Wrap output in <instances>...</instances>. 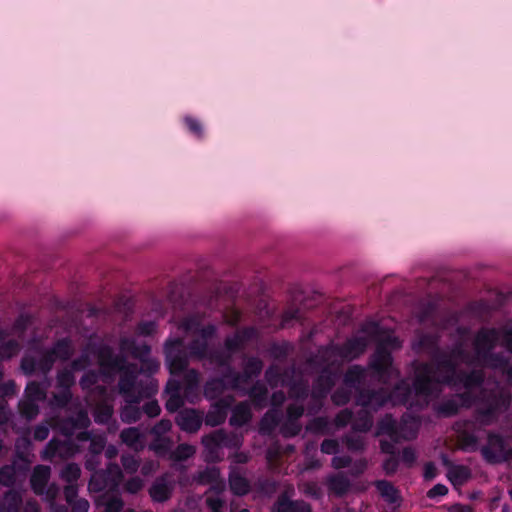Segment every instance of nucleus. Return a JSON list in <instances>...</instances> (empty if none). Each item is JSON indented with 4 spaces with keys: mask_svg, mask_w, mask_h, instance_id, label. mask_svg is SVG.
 <instances>
[{
    "mask_svg": "<svg viewBox=\"0 0 512 512\" xmlns=\"http://www.w3.org/2000/svg\"><path fill=\"white\" fill-rule=\"evenodd\" d=\"M19 412L22 417L27 420L34 419L39 414V406L37 402L31 399H23L18 404Z\"/></svg>",
    "mask_w": 512,
    "mask_h": 512,
    "instance_id": "nucleus-50",
    "label": "nucleus"
},
{
    "mask_svg": "<svg viewBox=\"0 0 512 512\" xmlns=\"http://www.w3.org/2000/svg\"><path fill=\"white\" fill-rule=\"evenodd\" d=\"M231 402L227 398L218 399L209 409L203 421L207 426L216 427L226 420Z\"/></svg>",
    "mask_w": 512,
    "mask_h": 512,
    "instance_id": "nucleus-24",
    "label": "nucleus"
},
{
    "mask_svg": "<svg viewBox=\"0 0 512 512\" xmlns=\"http://www.w3.org/2000/svg\"><path fill=\"white\" fill-rule=\"evenodd\" d=\"M481 455L487 463L499 464L512 458V449L501 434L489 432L487 444L481 448Z\"/></svg>",
    "mask_w": 512,
    "mask_h": 512,
    "instance_id": "nucleus-12",
    "label": "nucleus"
},
{
    "mask_svg": "<svg viewBox=\"0 0 512 512\" xmlns=\"http://www.w3.org/2000/svg\"><path fill=\"white\" fill-rule=\"evenodd\" d=\"M436 313V305L432 302L423 303L418 312V320L425 323L432 320Z\"/></svg>",
    "mask_w": 512,
    "mask_h": 512,
    "instance_id": "nucleus-63",
    "label": "nucleus"
},
{
    "mask_svg": "<svg viewBox=\"0 0 512 512\" xmlns=\"http://www.w3.org/2000/svg\"><path fill=\"white\" fill-rule=\"evenodd\" d=\"M416 392L414 389V384L410 385L408 380L401 379L399 380L391 390H388L389 393V400L394 405H407L411 404L412 399V393ZM417 396H420L419 394L415 393ZM425 397L424 395H422Z\"/></svg>",
    "mask_w": 512,
    "mask_h": 512,
    "instance_id": "nucleus-23",
    "label": "nucleus"
},
{
    "mask_svg": "<svg viewBox=\"0 0 512 512\" xmlns=\"http://www.w3.org/2000/svg\"><path fill=\"white\" fill-rule=\"evenodd\" d=\"M309 362L321 369L320 374L313 382L310 397L325 400L335 385V373L331 369L335 365V361L329 359L325 361L324 356L319 353L317 356L311 357Z\"/></svg>",
    "mask_w": 512,
    "mask_h": 512,
    "instance_id": "nucleus-7",
    "label": "nucleus"
},
{
    "mask_svg": "<svg viewBox=\"0 0 512 512\" xmlns=\"http://www.w3.org/2000/svg\"><path fill=\"white\" fill-rule=\"evenodd\" d=\"M78 452L77 444L70 438L59 440L51 439L42 452V459L45 461H53L54 458L66 460L73 457Z\"/></svg>",
    "mask_w": 512,
    "mask_h": 512,
    "instance_id": "nucleus-17",
    "label": "nucleus"
},
{
    "mask_svg": "<svg viewBox=\"0 0 512 512\" xmlns=\"http://www.w3.org/2000/svg\"><path fill=\"white\" fill-rule=\"evenodd\" d=\"M287 379V373L282 372L277 365H270L265 371V380L271 388H277L279 384L285 386Z\"/></svg>",
    "mask_w": 512,
    "mask_h": 512,
    "instance_id": "nucleus-40",
    "label": "nucleus"
},
{
    "mask_svg": "<svg viewBox=\"0 0 512 512\" xmlns=\"http://www.w3.org/2000/svg\"><path fill=\"white\" fill-rule=\"evenodd\" d=\"M376 435L377 436H388L389 442L394 445L400 443L402 440L407 438L404 435V425L399 424L392 414H385L382 418L377 421L376 424Z\"/></svg>",
    "mask_w": 512,
    "mask_h": 512,
    "instance_id": "nucleus-19",
    "label": "nucleus"
},
{
    "mask_svg": "<svg viewBox=\"0 0 512 512\" xmlns=\"http://www.w3.org/2000/svg\"><path fill=\"white\" fill-rule=\"evenodd\" d=\"M138 375V365L136 368L120 373L118 391L124 397L125 401L140 402L144 396L148 397L156 391L152 384L145 388V392L139 390L137 383Z\"/></svg>",
    "mask_w": 512,
    "mask_h": 512,
    "instance_id": "nucleus-11",
    "label": "nucleus"
},
{
    "mask_svg": "<svg viewBox=\"0 0 512 512\" xmlns=\"http://www.w3.org/2000/svg\"><path fill=\"white\" fill-rule=\"evenodd\" d=\"M121 441L129 448L139 450L143 447L142 435L137 427L125 428L120 433Z\"/></svg>",
    "mask_w": 512,
    "mask_h": 512,
    "instance_id": "nucleus-36",
    "label": "nucleus"
},
{
    "mask_svg": "<svg viewBox=\"0 0 512 512\" xmlns=\"http://www.w3.org/2000/svg\"><path fill=\"white\" fill-rule=\"evenodd\" d=\"M259 338V331L254 326H246L237 329L232 335L227 336L220 352L224 355L225 363L218 364V368H228L232 365L233 356L245 349L246 345Z\"/></svg>",
    "mask_w": 512,
    "mask_h": 512,
    "instance_id": "nucleus-6",
    "label": "nucleus"
},
{
    "mask_svg": "<svg viewBox=\"0 0 512 512\" xmlns=\"http://www.w3.org/2000/svg\"><path fill=\"white\" fill-rule=\"evenodd\" d=\"M81 475V469L76 463H68L61 470L60 476L61 479L67 482L68 484H74L78 481Z\"/></svg>",
    "mask_w": 512,
    "mask_h": 512,
    "instance_id": "nucleus-53",
    "label": "nucleus"
},
{
    "mask_svg": "<svg viewBox=\"0 0 512 512\" xmlns=\"http://www.w3.org/2000/svg\"><path fill=\"white\" fill-rule=\"evenodd\" d=\"M447 477L453 485H463L471 478V471L467 466L454 465L448 470Z\"/></svg>",
    "mask_w": 512,
    "mask_h": 512,
    "instance_id": "nucleus-41",
    "label": "nucleus"
},
{
    "mask_svg": "<svg viewBox=\"0 0 512 512\" xmlns=\"http://www.w3.org/2000/svg\"><path fill=\"white\" fill-rule=\"evenodd\" d=\"M50 478V467L37 465L31 475V485L35 491L38 488L43 489Z\"/></svg>",
    "mask_w": 512,
    "mask_h": 512,
    "instance_id": "nucleus-42",
    "label": "nucleus"
},
{
    "mask_svg": "<svg viewBox=\"0 0 512 512\" xmlns=\"http://www.w3.org/2000/svg\"><path fill=\"white\" fill-rule=\"evenodd\" d=\"M32 322V317L29 314L21 313L14 321L11 331L16 333L19 338H22Z\"/></svg>",
    "mask_w": 512,
    "mask_h": 512,
    "instance_id": "nucleus-55",
    "label": "nucleus"
},
{
    "mask_svg": "<svg viewBox=\"0 0 512 512\" xmlns=\"http://www.w3.org/2000/svg\"><path fill=\"white\" fill-rule=\"evenodd\" d=\"M173 442L170 438L164 436H155L149 445V448L158 456L165 457L172 452Z\"/></svg>",
    "mask_w": 512,
    "mask_h": 512,
    "instance_id": "nucleus-46",
    "label": "nucleus"
},
{
    "mask_svg": "<svg viewBox=\"0 0 512 512\" xmlns=\"http://www.w3.org/2000/svg\"><path fill=\"white\" fill-rule=\"evenodd\" d=\"M252 418V413L246 403L237 404L232 410L229 424L233 427H242L247 424Z\"/></svg>",
    "mask_w": 512,
    "mask_h": 512,
    "instance_id": "nucleus-34",
    "label": "nucleus"
},
{
    "mask_svg": "<svg viewBox=\"0 0 512 512\" xmlns=\"http://www.w3.org/2000/svg\"><path fill=\"white\" fill-rule=\"evenodd\" d=\"M195 453L193 446L189 444H179L170 454V458L174 461H185L192 457Z\"/></svg>",
    "mask_w": 512,
    "mask_h": 512,
    "instance_id": "nucleus-57",
    "label": "nucleus"
},
{
    "mask_svg": "<svg viewBox=\"0 0 512 512\" xmlns=\"http://www.w3.org/2000/svg\"><path fill=\"white\" fill-rule=\"evenodd\" d=\"M388 402H390L388 389L383 387L379 389H360L359 393L355 395V404L369 412H377Z\"/></svg>",
    "mask_w": 512,
    "mask_h": 512,
    "instance_id": "nucleus-14",
    "label": "nucleus"
},
{
    "mask_svg": "<svg viewBox=\"0 0 512 512\" xmlns=\"http://www.w3.org/2000/svg\"><path fill=\"white\" fill-rule=\"evenodd\" d=\"M201 443L206 452V460L219 462L223 458L222 449H239L243 444V437L234 432L228 433L224 429H217L204 435Z\"/></svg>",
    "mask_w": 512,
    "mask_h": 512,
    "instance_id": "nucleus-3",
    "label": "nucleus"
},
{
    "mask_svg": "<svg viewBox=\"0 0 512 512\" xmlns=\"http://www.w3.org/2000/svg\"><path fill=\"white\" fill-rule=\"evenodd\" d=\"M459 362L466 364H474L476 361L475 357H471L469 352L466 350L463 342L458 341L452 345V347L446 351L441 350V354L438 360V366L436 375H442L447 372H454L459 366Z\"/></svg>",
    "mask_w": 512,
    "mask_h": 512,
    "instance_id": "nucleus-10",
    "label": "nucleus"
},
{
    "mask_svg": "<svg viewBox=\"0 0 512 512\" xmlns=\"http://www.w3.org/2000/svg\"><path fill=\"white\" fill-rule=\"evenodd\" d=\"M119 349L122 353H128L132 358L142 361L150 356L151 347L144 343L139 345L134 338L121 337L119 340Z\"/></svg>",
    "mask_w": 512,
    "mask_h": 512,
    "instance_id": "nucleus-26",
    "label": "nucleus"
},
{
    "mask_svg": "<svg viewBox=\"0 0 512 512\" xmlns=\"http://www.w3.org/2000/svg\"><path fill=\"white\" fill-rule=\"evenodd\" d=\"M353 392L352 388L343 384L331 394V401L336 406H345L350 402Z\"/></svg>",
    "mask_w": 512,
    "mask_h": 512,
    "instance_id": "nucleus-49",
    "label": "nucleus"
},
{
    "mask_svg": "<svg viewBox=\"0 0 512 512\" xmlns=\"http://www.w3.org/2000/svg\"><path fill=\"white\" fill-rule=\"evenodd\" d=\"M126 404L121 408L120 418L124 423L132 424L140 420L142 410L138 406L140 402L125 401Z\"/></svg>",
    "mask_w": 512,
    "mask_h": 512,
    "instance_id": "nucleus-38",
    "label": "nucleus"
},
{
    "mask_svg": "<svg viewBox=\"0 0 512 512\" xmlns=\"http://www.w3.org/2000/svg\"><path fill=\"white\" fill-rule=\"evenodd\" d=\"M201 325V320L198 316L191 315L184 317L179 324V328L186 333L195 335Z\"/></svg>",
    "mask_w": 512,
    "mask_h": 512,
    "instance_id": "nucleus-60",
    "label": "nucleus"
},
{
    "mask_svg": "<svg viewBox=\"0 0 512 512\" xmlns=\"http://www.w3.org/2000/svg\"><path fill=\"white\" fill-rule=\"evenodd\" d=\"M160 368V364L156 359L148 356L140 361V368L138 367L139 374L153 375Z\"/></svg>",
    "mask_w": 512,
    "mask_h": 512,
    "instance_id": "nucleus-64",
    "label": "nucleus"
},
{
    "mask_svg": "<svg viewBox=\"0 0 512 512\" xmlns=\"http://www.w3.org/2000/svg\"><path fill=\"white\" fill-rule=\"evenodd\" d=\"M380 496L388 504L400 505L401 495L399 490L388 480H376L373 484Z\"/></svg>",
    "mask_w": 512,
    "mask_h": 512,
    "instance_id": "nucleus-30",
    "label": "nucleus"
},
{
    "mask_svg": "<svg viewBox=\"0 0 512 512\" xmlns=\"http://www.w3.org/2000/svg\"><path fill=\"white\" fill-rule=\"evenodd\" d=\"M509 399L501 393L489 392L484 394L479 406L474 412L475 421L481 426H489L495 423L500 414L507 409Z\"/></svg>",
    "mask_w": 512,
    "mask_h": 512,
    "instance_id": "nucleus-5",
    "label": "nucleus"
},
{
    "mask_svg": "<svg viewBox=\"0 0 512 512\" xmlns=\"http://www.w3.org/2000/svg\"><path fill=\"white\" fill-rule=\"evenodd\" d=\"M123 479L120 466L109 462L106 469L94 471L91 474L88 488L91 492L99 493L105 490L115 491Z\"/></svg>",
    "mask_w": 512,
    "mask_h": 512,
    "instance_id": "nucleus-8",
    "label": "nucleus"
},
{
    "mask_svg": "<svg viewBox=\"0 0 512 512\" xmlns=\"http://www.w3.org/2000/svg\"><path fill=\"white\" fill-rule=\"evenodd\" d=\"M55 361L56 360L54 359L50 351L48 349L44 350L40 358L37 359L38 371L41 372L43 375L48 374L53 368Z\"/></svg>",
    "mask_w": 512,
    "mask_h": 512,
    "instance_id": "nucleus-58",
    "label": "nucleus"
},
{
    "mask_svg": "<svg viewBox=\"0 0 512 512\" xmlns=\"http://www.w3.org/2000/svg\"><path fill=\"white\" fill-rule=\"evenodd\" d=\"M285 386L288 387V396L297 401H305L310 396V387L307 380L304 378L289 379Z\"/></svg>",
    "mask_w": 512,
    "mask_h": 512,
    "instance_id": "nucleus-29",
    "label": "nucleus"
},
{
    "mask_svg": "<svg viewBox=\"0 0 512 512\" xmlns=\"http://www.w3.org/2000/svg\"><path fill=\"white\" fill-rule=\"evenodd\" d=\"M229 486L233 494L243 496L249 493V481L239 473H231L229 475Z\"/></svg>",
    "mask_w": 512,
    "mask_h": 512,
    "instance_id": "nucleus-39",
    "label": "nucleus"
},
{
    "mask_svg": "<svg viewBox=\"0 0 512 512\" xmlns=\"http://www.w3.org/2000/svg\"><path fill=\"white\" fill-rule=\"evenodd\" d=\"M499 340V331L496 328H481L476 333L473 346L475 350V359L480 362L486 358L497 345Z\"/></svg>",
    "mask_w": 512,
    "mask_h": 512,
    "instance_id": "nucleus-16",
    "label": "nucleus"
},
{
    "mask_svg": "<svg viewBox=\"0 0 512 512\" xmlns=\"http://www.w3.org/2000/svg\"><path fill=\"white\" fill-rule=\"evenodd\" d=\"M165 364L169 373L179 376L184 373L189 360L207 361L210 365L218 368V364H224L225 358L220 348H210L209 343L194 337L186 345L182 337L167 338L163 345Z\"/></svg>",
    "mask_w": 512,
    "mask_h": 512,
    "instance_id": "nucleus-1",
    "label": "nucleus"
},
{
    "mask_svg": "<svg viewBox=\"0 0 512 512\" xmlns=\"http://www.w3.org/2000/svg\"><path fill=\"white\" fill-rule=\"evenodd\" d=\"M294 488L282 491L270 507V512H312L310 503L303 499H292Z\"/></svg>",
    "mask_w": 512,
    "mask_h": 512,
    "instance_id": "nucleus-15",
    "label": "nucleus"
},
{
    "mask_svg": "<svg viewBox=\"0 0 512 512\" xmlns=\"http://www.w3.org/2000/svg\"><path fill=\"white\" fill-rule=\"evenodd\" d=\"M173 491V486L167 481L166 478H157L149 489V495L153 501L163 503L170 499Z\"/></svg>",
    "mask_w": 512,
    "mask_h": 512,
    "instance_id": "nucleus-28",
    "label": "nucleus"
},
{
    "mask_svg": "<svg viewBox=\"0 0 512 512\" xmlns=\"http://www.w3.org/2000/svg\"><path fill=\"white\" fill-rule=\"evenodd\" d=\"M98 359L101 367L119 373L136 368L137 366L135 363H128L123 355H114L109 346H104L99 350Z\"/></svg>",
    "mask_w": 512,
    "mask_h": 512,
    "instance_id": "nucleus-20",
    "label": "nucleus"
},
{
    "mask_svg": "<svg viewBox=\"0 0 512 512\" xmlns=\"http://www.w3.org/2000/svg\"><path fill=\"white\" fill-rule=\"evenodd\" d=\"M365 369L360 365H353L347 369L343 377V384L352 388L355 395L359 393L360 389H364L363 383L365 380Z\"/></svg>",
    "mask_w": 512,
    "mask_h": 512,
    "instance_id": "nucleus-27",
    "label": "nucleus"
},
{
    "mask_svg": "<svg viewBox=\"0 0 512 512\" xmlns=\"http://www.w3.org/2000/svg\"><path fill=\"white\" fill-rule=\"evenodd\" d=\"M21 350V344L16 339H8L0 344V360H9Z\"/></svg>",
    "mask_w": 512,
    "mask_h": 512,
    "instance_id": "nucleus-47",
    "label": "nucleus"
},
{
    "mask_svg": "<svg viewBox=\"0 0 512 512\" xmlns=\"http://www.w3.org/2000/svg\"><path fill=\"white\" fill-rule=\"evenodd\" d=\"M99 381V373L96 370H88L80 378L79 385L83 391H90Z\"/></svg>",
    "mask_w": 512,
    "mask_h": 512,
    "instance_id": "nucleus-61",
    "label": "nucleus"
},
{
    "mask_svg": "<svg viewBox=\"0 0 512 512\" xmlns=\"http://www.w3.org/2000/svg\"><path fill=\"white\" fill-rule=\"evenodd\" d=\"M248 396L256 409H262L268 403V389L259 381L250 387Z\"/></svg>",
    "mask_w": 512,
    "mask_h": 512,
    "instance_id": "nucleus-33",
    "label": "nucleus"
},
{
    "mask_svg": "<svg viewBox=\"0 0 512 512\" xmlns=\"http://www.w3.org/2000/svg\"><path fill=\"white\" fill-rule=\"evenodd\" d=\"M90 421L86 413L80 412L77 417L67 419L62 427L63 433L70 437L75 429L85 428L89 425Z\"/></svg>",
    "mask_w": 512,
    "mask_h": 512,
    "instance_id": "nucleus-43",
    "label": "nucleus"
},
{
    "mask_svg": "<svg viewBox=\"0 0 512 512\" xmlns=\"http://www.w3.org/2000/svg\"><path fill=\"white\" fill-rule=\"evenodd\" d=\"M220 369L221 376L209 379L204 385V395L207 399H217L226 390L239 388V386H233L232 379L227 377V368Z\"/></svg>",
    "mask_w": 512,
    "mask_h": 512,
    "instance_id": "nucleus-21",
    "label": "nucleus"
},
{
    "mask_svg": "<svg viewBox=\"0 0 512 512\" xmlns=\"http://www.w3.org/2000/svg\"><path fill=\"white\" fill-rule=\"evenodd\" d=\"M175 422L182 431L195 433L203 423V415L196 409L186 408L178 412Z\"/></svg>",
    "mask_w": 512,
    "mask_h": 512,
    "instance_id": "nucleus-22",
    "label": "nucleus"
},
{
    "mask_svg": "<svg viewBox=\"0 0 512 512\" xmlns=\"http://www.w3.org/2000/svg\"><path fill=\"white\" fill-rule=\"evenodd\" d=\"M301 429L299 422L286 419L280 426V433L284 438H292L297 436Z\"/></svg>",
    "mask_w": 512,
    "mask_h": 512,
    "instance_id": "nucleus-59",
    "label": "nucleus"
},
{
    "mask_svg": "<svg viewBox=\"0 0 512 512\" xmlns=\"http://www.w3.org/2000/svg\"><path fill=\"white\" fill-rule=\"evenodd\" d=\"M48 350L55 360L59 359L61 361L69 360L74 353L72 341L68 337L57 340Z\"/></svg>",
    "mask_w": 512,
    "mask_h": 512,
    "instance_id": "nucleus-32",
    "label": "nucleus"
},
{
    "mask_svg": "<svg viewBox=\"0 0 512 512\" xmlns=\"http://www.w3.org/2000/svg\"><path fill=\"white\" fill-rule=\"evenodd\" d=\"M257 488L265 496H272L279 488V482L273 478H261L257 481Z\"/></svg>",
    "mask_w": 512,
    "mask_h": 512,
    "instance_id": "nucleus-56",
    "label": "nucleus"
},
{
    "mask_svg": "<svg viewBox=\"0 0 512 512\" xmlns=\"http://www.w3.org/2000/svg\"><path fill=\"white\" fill-rule=\"evenodd\" d=\"M25 398L31 399L35 402L44 401L46 398V391L38 382H29L25 388Z\"/></svg>",
    "mask_w": 512,
    "mask_h": 512,
    "instance_id": "nucleus-51",
    "label": "nucleus"
},
{
    "mask_svg": "<svg viewBox=\"0 0 512 512\" xmlns=\"http://www.w3.org/2000/svg\"><path fill=\"white\" fill-rule=\"evenodd\" d=\"M282 414L277 409L268 410L260 420V430L264 433L273 432L281 423Z\"/></svg>",
    "mask_w": 512,
    "mask_h": 512,
    "instance_id": "nucleus-37",
    "label": "nucleus"
},
{
    "mask_svg": "<svg viewBox=\"0 0 512 512\" xmlns=\"http://www.w3.org/2000/svg\"><path fill=\"white\" fill-rule=\"evenodd\" d=\"M16 482L15 464H6L0 468V484L5 487H12Z\"/></svg>",
    "mask_w": 512,
    "mask_h": 512,
    "instance_id": "nucleus-52",
    "label": "nucleus"
},
{
    "mask_svg": "<svg viewBox=\"0 0 512 512\" xmlns=\"http://www.w3.org/2000/svg\"><path fill=\"white\" fill-rule=\"evenodd\" d=\"M71 399V390L61 389L59 392L53 394L52 404L57 408L63 409L70 403Z\"/></svg>",
    "mask_w": 512,
    "mask_h": 512,
    "instance_id": "nucleus-62",
    "label": "nucleus"
},
{
    "mask_svg": "<svg viewBox=\"0 0 512 512\" xmlns=\"http://www.w3.org/2000/svg\"><path fill=\"white\" fill-rule=\"evenodd\" d=\"M22 505V497L16 490L10 489L3 495V502L0 500V512H19Z\"/></svg>",
    "mask_w": 512,
    "mask_h": 512,
    "instance_id": "nucleus-35",
    "label": "nucleus"
},
{
    "mask_svg": "<svg viewBox=\"0 0 512 512\" xmlns=\"http://www.w3.org/2000/svg\"><path fill=\"white\" fill-rule=\"evenodd\" d=\"M435 410L439 416L452 417L458 414L460 405L456 399H447L442 401L435 407Z\"/></svg>",
    "mask_w": 512,
    "mask_h": 512,
    "instance_id": "nucleus-48",
    "label": "nucleus"
},
{
    "mask_svg": "<svg viewBox=\"0 0 512 512\" xmlns=\"http://www.w3.org/2000/svg\"><path fill=\"white\" fill-rule=\"evenodd\" d=\"M373 426V417L365 409L360 410L352 423V429L355 432L367 433Z\"/></svg>",
    "mask_w": 512,
    "mask_h": 512,
    "instance_id": "nucleus-44",
    "label": "nucleus"
},
{
    "mask_svg": "<svg viewBox=\"0 0 512 512\" xmlns=\"http://www.w3.org/2000/svg\"><path fill=\"white\" fill-rule=\"evenodd\" d=\"M380 450L382 453L389 455L382 463V469L387 476H393L399 468V452L392 442L386 439L379 441Z\"/></svg>",
    "mask_w": 512,
    "mask_h": 512,
    "instance_id": "nucleus-25",
    "label": "nucleus"
},
{
    "mask_svg": "<svg viewBox=\"0 0 512 512\" xmlns=\"http://www.w3.org/2000/svg\"><path fill=\"white\" fill-rule=\"evenodd\" d=\"M263 362L258 357H249L243 366L242 372H238L233 365L227 368V377L233 381V386L247 384L253 377L260 375Z\"/></svg>",
    "mask_w": 512,
    "mask_h": 512,
    "instance_id": "nucleus-18",
    "label": "nucleus"
},
{
    "mask_svg": "<svg viewBox=\"0 0 512 512\" xmlns=\"http://www.w3.org/2000/svg\"><path fill=\"white\" fill-rule=\"evenodd\" d=\"M327 487L330 493L337 497H343L351 489V482L343 473H337L328 478Z\"/></svg>",
    "mask_w": 512,
    "mask_h": 512,
    "instance_id": "nucleus-31",
    "label": "nucleus"
},
{
    "mask_svg": "<svg viewBox=\"0 0 512 512\" xmlns=\"http://www.w3.org/2000/svg\"><path fill=\"white\" fill-rule=\"evenodd\" d=\"M114 413L113 406L107 402H101L96 405L93 416L94 421L100 425H107L112 420Z\"/></svg>",
    "mask_w": 512,
    "mask_h": 512,
    "instance_id": "nucleus-45",
    "label": "nucleus"
},
{
    "mask_svg": "<svg viewBox=\"0 0 512 512\" xmlns=\"http://www.w3.org/2000/svg\"><path fill=\"white\" fill-rule=\"evenodd\" d=\"M368 340L364 336H356L347 339L343 344H331L319 353L327 359L334 360L335 365L340 361H351L361 356L367 349Z\"/></svg>",
    "mask_w": 512,
    "mask_h": 512,
    "instance_id": "nucleus-4",
    "label": "nucleus"
},
{
    "mask_svg": "<svg viewBox=\"0 0 512 512\" xmlns=\"http://www.w3.org/2000/svg\"><path fill=\"white\" fill-rule=\"evenodd\" d=\"M411 348L415 354H425L431 359V362H422L415 366L413 384L417 394L432 396L438 360L442 350L440 335L417 331L412 339Z\"/></svg>",
    "mask_w": 512,
    "mask_h": 512,
    "instance_id": "nucleus-2",
    "label": "nucleus"
},
{
    "mask_svg": "<svg viewBox=\"0 0 512 512\" xmlns=\"http://www.w3.org/2000/svg\"><path fill=\"white\" fill-rule=\"evenodd\" d=\"M485 375L482 370L473 369L465 371L456 369V371L443 373L435 376V384H445L449 386H463L466 390H473L483 385Z\"/></svg>",
    "mask_w": 512,
    "mask_h": 512,
    "instance_id": "nucleus-9",
    "label": "nucleus"
},
{
    "mask_svg": "<svg viewBox=\"0 0 512 512\" xmlns=\"http://www.w3.org/2000/svg\"><path fill=\"white\" fill-rule=\"evenodd\" d=\"M369 368L379 381L386 384L393 373V357L391 351L383 344H377L370 357Z\"/></svg>",
    "mask_w": 512,
    "mask_h": 512,
    "instance_id": "nucleus-13",
    "label": "nucleus"
},
{
    "mask_svg": "<svg viewBox=\"0 0 512 512\" xmlns=\"http://www.w3.org/2000/svg\"><path fill=\"white\" fill-rule=\"evenodd\" d=\"M73 372L74 371L71 368H64L58 371L56 377L57 387L60 389L70 390L71 387L75 384V376Z\"/></svg>",
    "mask_w": 512,
    "mask_h": 512,
    "instance_id": "nucleus-54",
    "label": "nucleus"
}]
</instances>
